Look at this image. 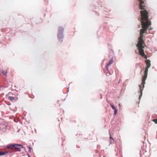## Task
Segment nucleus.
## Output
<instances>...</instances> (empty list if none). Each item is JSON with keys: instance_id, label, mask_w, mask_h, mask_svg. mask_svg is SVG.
Here are the masks:
<instances>
[{"instance_id": "nucleus-7", "label": "nucleus", "mask_w": 157, "mask_h": 157, "mask_svg": "<svg viewBox=\"0 0 157 157\" xmlns=\"http://www.w3.org/2000/svg\"><path fill=\"white\" fill-rule=\"evenodd\" d=\"M145 62L147 65H151L150 61L149 59H147L145 61Z\"/></svg>"}, {"instance_id": "nucleus-2", "label": "nucleus", "mask_w": 157, "mask_h": 157, "mask_svg": "<svg viewBox=\"0 0 157 157\" xmlns=\"http://www.w3.org/2000/svg\"><path fill=\"white\" fill-rule=\"evenodd\" d=\"M23 148V145L17 144H11L7 147V148L8 149L12 150H19L20 151H21L20 149Z\"/></svg>"}, {"instance_id": "nucleus-17", "label": "nucleus", "mask_w": 157, "mask_h": 157, "mask_svg": "<svg viewBox=\"0 0 157 157\" xmlns=\"http://www.w3.org/2000/svg\"><path fill=\"white\" fill-rule=\"evenodd\" d=\"M28 147H29V152H30L31 151V147L30 146H29Z\"/></svg>"}, {"instance_id": "nucleus-11", "label": "nucleus", "mask_w": 157, "mask_h": 157, "mask_svg": "<svg viewBox=\"0 0 157 157\" xmlns=\"http://www.w3.org/2000/svg\"><path fill=\"white\" fill-rule=\"evenodd\" d=\"M145 80H142V83L143 85V87L144 86V84H145Z\"/></svg>"}, {"instance_id": "nucleus-3", "label": "nucleus", "mask_w": 157, "mask_h": 157, "mask_svg": "<svg viewBox=\"0 0 157 157\" xmlns=\"http://www.w3.org/2000/svg\"><path fill=\"white\" fill-rule=\"evenodd\" d=\"M64 29V28L61 27H60L59 28L58 35V39L61 42H63L62 39L64 37L63 34Z\"/></svg>"}, {"instance_id": "nucleus-1", "label": "nucleus", "mask_w": 157, "mask_h": 157, "mask_svg": "<svg viewBox=\"0 0 157 157\" xmlns=\"http://www.w3.org/2000/svg\"><path fill=\"white\" fill-rule=\"evenodd\" d=\"M140 2V9L142 11H140L141 15V20L142 29L140 30V36L139 41L136 46L138 48L140 55L144 56H145L144 50V46L143 45L144 43L143 40V34L147 30L149 26L151 25V22L148 19V12L144 8V3L143 0H139Z\"/></svg>"}, {"instance_id": "nucleus-8", "label": "nucleus", "mask_w": 157, "mask_h": 157, "mask_svg": "<svg viewBox=\"0 0 157 157\" xmlns=\"http://www.w3.org/2000/svg\"><path fill=\"white\" fill-rule=\"evenodd\" d=\"M8 98L11 101H12L14 99V98L13 97H9Z\"/></svg>"}, {"instance_id": "nucleus-25", "label": "nucleus", "mask_w": 157, "mask_h": 157, "mask_svg": "<svg viewBox=\"0 0 157 157\" xmlns=\"http://www.w3.org/2000/svg\"><path fill=\"white\" fill-rule=\"evenodd\" d=\"M111 144V142H110L109 145L110 144Z\"/></svg>"}, {"instance_id": "nucleus-18", "label": "nucleus", "mask_w": 157, "mask_h": 157, "mask_svg": "<svg viewBox=\"0 0 157 157\" xmlns=\"http://www.w3.org/2000/svg\"><path fill=\"white\" fill-rule=\"evenodd\" d=\"M109 138L112 140H113V138L111 136V135H110V137H109Z\"/></svg>"}, {"instance_id": "nucleus-13", "label": "nucleus", "mask_w": 157, "mask_h": 157, "mask_svg": "<svg viewBox=\"0 0 157 157\" xmlns=\"http://www.w3.org/2000/svg\"><path fill=\"white\" fill-rule=\"evenodd\" d=\"M154 122H155V123L156 124H157V119H154L153 121Z\"/></svg>"}, {"instance_id": "nucleus-10", "label": "nucleus", "mask_w": 157, "mask_h": 157, "mask_svg": "<svg viewBox=\"0 0 157 157\" xmlns=\"http://www.w3.org/2000/svg\"><path fill=\"white\" fill-rule=\"evenodd\" d=\"M148 69L146 67L145 68V69L144 71V73L147 74Z\"/></svg>"}, {"instance_id": "nucleus-22", "label": "nucleus", "mask_w": 157, "mask_h": 157, "mask_svg": "<svg viewBox=\"0 0 157 157\" xmlns=\"http://www.w3.org/2000/svg\"><path fill=\"white\" fill-rule=\"evenodd\" d=\"M118 105L119 106H121V105H120V104H118Z\"/></svg>"}, {"instance_id": "nucleus-24", "label": "nucleus", "mask_w": 157, "mask_h": 157, "mask_svg": "<svg viewBox=\"0 0 157 157\" xmlns=\"http://www.w3.org/2000/svg\"><path fill=\"white\" fill-rule=\"evenodd\" d=\"M69 83V84H68V85L69 86V85H70V84L71 83Z\"/></svg>"}, {"instance_id": "nucleus-14", "label": "nucleus", "mask_w": 157, "mask_h": 157, "mask_svg": "<svg viewBox=\"0 0 157 157\" xmlns=\"http://www.w3.org/2000/svg\"><path fill=\"white\" fill-rule=\"evenodd\" d=\"M2 72L4 74V75H6L7 74L6 72H5L4 71H2Z\"/></svg>"}, {"instance_id": "nucleus-5", "label": "nucleus", "mask_w": 157, "mask_h": 157, "mask_svg": "<svg viewBox=\"0 0 157 157\" xmlns=\"http://www.w3.org/2000/svg\"><path fill=\"white\" fill-rule=\"evenodd\" d=\"M8 153V152L7 151H5L4 152H0V156L2 155H7Z\"/></svg>"}, {"instance_id": "nucleus-21", "label": "nucleus", "mask_w": 157, "mask_h": 157, "mask_svg": "<svg viewBox=\"0 0 157 157\" xmlns=\"http://www.w3.org/2000/svg\"><path fill=\"white\" fill-rule=\"evenodd\" d=\"M69 87H68V91L67 92H69Z\"/></svg>"}, {"instance_id": "nucleus-19", "label": "nucleus", "mask_w": 157, "mask_h": 157, "mask_svg": "<svg viewBox=\"0 0 157 157\" xmlns=\"http://www.w3.org/2000/svg\"><path fill=\"white\" fill-rule=\"evenodd\" d=\"M142 91H141V92ZM142 96V93H141V94H140V96L139 98V99H140L141 98V97Z\"/></svg>"}, {"instance_id": "nucleus-9", "label": "nucleus", "mask_w": 157, "mask_h": 157, "mask_svg": "<svg viewBox=\"0 0 157 157\" xmlns=\"http://www.w3.org/2000/svg\"><path fill=\"white\" fill-rule=\"evenodd\" d=\"M110 105L113 109L115 110V109H116V108L113 105L111 104Z\"/></svg>"}, {"instance_id": "nucleus-23", "label": "nucleus", "mask_w": 157, "mask_h": 157, "mask_svg": "<svg viewBox=\"0 0 157 157\" xmlns=\"http://www.w3.org/2000/svg\"><path fill=\"white\" fill-rule=\"evenodd\" d=\"M152 28H150V30H152Z\"/></svg>"}, {"instance_id": "nucleus-16", "label": "nucleus", "mask_w": 157, "mask_h": 157, "mask_svg": "<svg viewBox=\"0 0 157 157\" xmlns=\"http://www.w3.org/2000/svg\"><path fill=\"white\" fill-rule=\"evenodd\" d=\"M109 66H108V65H107L106 66V69L107 70H109Z\"/></svg>"}, {"instance_id": "nucleus-20", "label": "nucleus", "mask_w": 157, "mask_h": 157, "mask_svg": "<svg viewBox=\"0 0 157 157\" xmlns=\"http://www.w3.org/2000/svg\"><path fill=\"white\" fill-rule=\"evenodd\" d=\"M27 155H28V157H30V155L28 153L27 154Z\"/></svg>"}, {"instance_id": "nucleus-6", "label": "nucleus", "mask_w": 157, "mask_h": 157, "mask_svg": "<svg viewBox=\"0 0 157 157\" xmlns=\"http://www.w3.org/2000/svg\"><path fill=\"white\" fill-rule=\"evenodd\" d=\"M147 74L144 73V76L142 80H146L147 77Z\"/></svg>"}, {"instance_id": "nucleus-15", "label": "nucleus", "mask_w": 157, "mask_h": 157, "mask_svg": "<svg viewBox=\"0 0 157 157\" xmlns=\"http://www.w3.org/2000/svg\"><path fill=\"white\" fill-rule=\"evenodd\" d=\"M151 65H147L146 67L147 68H148L150 67Z\"/></svg>"}, {"instance_id": "nucleus-12", "label": "nucleus", "mask_w": 157, "mask_h": 157, "mask_svg": "<svg viewBox=\"0 0 157 157\" xmlns=\"http://www.w3.org/2000/svg\"><path fill=\"white\" fill-rule=\"evenodd\" d=\"M114 110V115H116L117 114V109H115Z\"/></svg>"}, {"instance_id": "nucleus-4", "label": "nucleus", "mask_w": 157, "mask_h": 157, "mask_svg": "<svg viewBox=\"0 0 157 157\" xmlns=\"http://www.w3.org/2000/svg\"><path fill=\"white\" fill-rule=\"evenodd\" d=\"M113 62V59H111L109 61L108 63L107 64L108 66H110V65L112 64Z\"/></svg>"}]
</instances>
